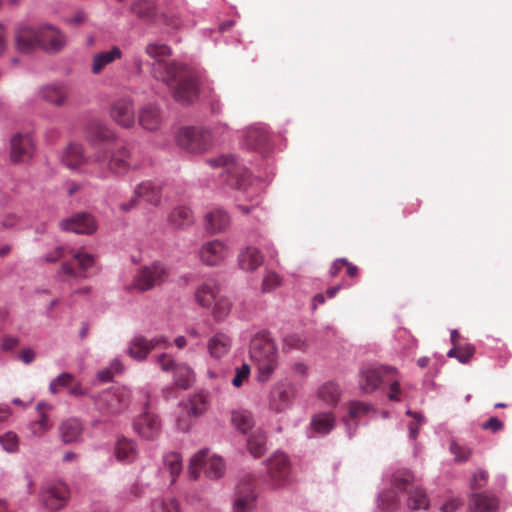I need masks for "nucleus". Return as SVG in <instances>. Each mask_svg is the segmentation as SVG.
<instances>
[{
	"label": "nucleus",
	"instance_id": "774afa93",
	"mask_svg": "<svg viewBox=\"0 0 512 512\" xmlns=\"http://www.w3.org/2000/svg\"><path fill=\"white\" fill-rule=\"evenodd\" d=\"M482 429L490 430L493 433H496L503 428V423L497 417H491L486 422L482 423Z\"/></svg>",
	"mask_w": 512,
	"mask_h": 512
},
{
	"label": "nucleus",
	"instance_id": "39448f33",
	"mask_svg": "<svg viewBox=\"0 0 512 512\" xmlns=\"http://www.w3.org/2000/svg\"><path fill=\"white\" fill-rule=\"evenodd\" d=\"M202 468H204L208 478L219 479L224 475L226 465L222 457L210 455L209 449L204 448L195 453L190 459L188 467L190 479L197 480Z\"/></svg>",
	"mask_w": 512,
	"mask_h": 512
},
{
	"label": "nucleus",
	"instance_id": "bf43d9fd",
	"mask_svg": "<svg viewBox=\"0 0 512 512\" xmlns=\"http://www.w3.org/2000/svg\"><path fill=\"white\" fill-rule=\"evenodd\" d=\"M488 480V472L483 469H479L476 471L471 480H470V488L473 490L480 489L484 487Z\"/></svg>",
	"mask_w": 512,
	"mask_h": 512
},
{
	"label": "nucleus",
	"instance_id": "5701e85b",
	"mask_svg": "<svg viewBox=\"0 0 512 512\" xmlns=\"http://www.w3.org/2000/svg\"><path fill=\"white\" fill-rule=\"evenodd\" d=\"M110 114L112 119L124 128H130L135 123L133 102L129 98H122L114 102Z\"/></svg>",
	"mask_w": 512,
	"mask_h": 512
},
{
	"label": "nucleus",
	"instance_id": "0e129e2a",
	"mask_svg": "<svg viewBox=\"0 0 512 512\" xmlns=\"http://www.w3.org/2000/svg\"><path fill=\"white\" fill-rule=\"evenodd\" d=\"M370 410V406L361 402H352L349 406V416L351 418H357L360 415L367 413Z\"/></svg>",
	"mask_w": 512,
	"mask_h": 512
},
{
	"label": "nucleus",
	"instance_id": "338daca9",
	"mask_svg": "<svg viewBox=\"0 0 512 512\" xmlns=\"http://www.w3.org/2000/svg\"><path fill=\"white\" fill-rule=\"evenodd\" d=\"M157 362L159 363L161 369L166 372L174 371V369L177 365L174 362V360L166 353L159 355Z\"/></svg>",
	"mask_w": 512,
	"mask_h": 512
},
{
	"label": "nucleus",
	"instance_id": "9d476101",
	"mask_svg": "<svg viewBox=\"0 0 512 512\" xmlns=\"http://www.w3.org/2000/svg\"><path fill=\"white\" fill-rule=\"evenodd\" d=\"M69 498V490L66 484L54 482L46 484L40 492V501L43 506L51 511L64 508Z\"/></svg>",
	"mask_w": 512,
	"mask_h": 512
},
{
	"label": "nucleus",
	"instance_id": "20e7f679",
	"mask_svg": "<svg viewBox=\"0 0 512 512\" xmlns=\"http://www.w3.org/2000/svg\"><path fill=\"white\" fill-rule=\"evenodd\" d=\"M90 175L100 179H106L113 173H121L135 165L131 162V154L122 146L110 153L107 149H98L91 162Z\"/></svg>",
	"mask_w": 512,
	"mask_h": 512
},
{
	"label": "nucleus",
	"instance_id": "a18cd8bd",
	"mask_svg": "<svg viewBox=\"0 0 512 512\" xmlns=\"http://www.w3.org/2000/svg\"><path fill=\"white\" fill-rule=\"evenodd\" d=\"M164 467L169 471L171 476V483H174L176 478L182 471V457L178 452L166 453L163 457Z\"/></svg>",
	"mask_w": 512,
	"mask_h": 512
},
{
	"label": "nucleus",
	"instance_id": "0eeeda50",
	"mask_svg": "<svg viewBox=\"0 0 512 512\" xmlns=\"http://www.w3.org/2000/svg\"><path fill=\"white\" fill-rule=\"evenodd\" d=\"M177 146L188 153H202L210 146V137L194 127H182L176 135Z\"/></svg>",
	"mask_w": 512,
	"mask_h": 512
},
{
	"label": "nucleus",
	"instance_id": "2f4dec72",
	"mask_svg": "<svg viewBox=\"0 0 512 512\" xmlns=\"http://www.w3.org/2000/svg\"><path fill=\"white\" fill-rule=\"evenodd\" d=\"M122 57V51L118 46L111 47L110 50L96 53L92 58L91 72L99 74L106 66Z\"/></svg>",
	"mask_w": 512,
	"mask_h": 512
},
{
	"label": "nucleus",
	"instance_id": "69168bd1",
	"mask_svg": "<svg viewBox=\"0 0 512 512\" xmlns=\"http://www.w3.org/2000/svg\"><path fill=\"white\" fill-rule=\"evenodd\" d=\"M63 255H64V248L62 246H57L51 252H49L47 255L40 257L38 259V262L39 263H42V262L53 263V262L58 261L60 258H62Z\"/></svg>",
	"mask_w": 512,
	"mask_h": 512
},
{
	"label": "nucleus",
	"instance_id": "c85d7f7f",
	"mask_svg": "<svg viewBox=\"0 0 512 512\" xmlns=\"http://www.w3.org/2000/svg\"><path fill=\"white\" fill-rule=\"evenodd\" d=\"M498 506V499L488 492L473 493L469 499L470 512H495Z\"/></svg>",
	"mask_w": 512,
	"mask_h": 512
},
{
	"label": "nucleus",
	"instance_id": "aec40b11",
	"mask_svg": "<svg viewBox=\"0 0 512 512\" xmlns=\"http://www.w3.org/2000/svg\"><path fill=\"white\" fill-rule=\"evenodd\" d=\"M233 340L224 332H216L206 343L207 353L214 361H220L228 356L232 349Z\"/></svg>",
	"mask_w": 512,
	"mask_h": 512
},
{
	"label": "nucleus",
	"instance_id": "49530a36",
	"mask_svg": "<svg viewBox=\"0 0 512 512\" xmlns=\"http://www.w3.org/2000/svg\"><path fill=\"white\" fill-rule=\"evenodd\" d=\"M210 309L216 320H224L231 312L232 302L227 296L220 295Z\"/></svg>",
	"mask_w": 512,
	"mask_h": 512
},
{
	"label": "nucleus",
	"instance_id": "4d7b16f0",
	"mask_svg": "<svg viewBox=\"0 0 512 512\" xmlns=\"http://www.w3.org/2000/svg\"><path fill=\"white\" fill-rule=\"evenodd\" d=\"M194 423L195 420L189 415H186L185 409L181 407L176 421L177 429L181 432H189Z\"/></svg>",
	"mask_w": 512,
	"mask_h": 512
},
{
	"label": "nucleus",
	"instance_id": "f8f14e48",
	"mask_svg": "<svg viewBox=\"0 0 512 512\" xmlns=\"http://www.w3.org/2000/svg\"><path fill=\"white\" fill-rule=\"evenodd\" d=\"M396 373V368L388 366L365 365L360 369L359 386L365 393H371L378 388L385 375Z\"/></svg>",
	"mask_w": 512,
	"mask_h": 512
},
{
	"label": "nucleus",
	"instance_id": "1a4fd4ad",
	"mask_svg": "<svg viewBox=\"0 0 512 512\" xmlns=\"http://www.w3.org/2000/svg\"><path fill=\"white\" fill-rule=\"evenodd\" d=\"M296 397V388L289 380L275 383L270 391L269 407L275 412H284L289 409Z\"/></svg>",
	"mask_w": 512,
	"mask_h": 512
},
{
	"label": "nucleus",
	"instance_id": "3c124183",
	"mask_svg": "<svg viewBox=\"0 0 512 512\" xmlns=\"http://www.w3.org/2000/svg\"><path fill=\"white\" fill-rule=\"evenodd\" d=\"M0 445L6 452H16L19 448V438L16 433L8 431L0 435Z\"/></svg>",
	"mask_w": 512,
	"mask_h": 512
},
{
	"label": "nucleus",
	"instance_id": "8fccbe9b",
	"mask_svg": "<svg viewBox=\"0 0 512 512\" xmlns=\"http://www.w3.org/2000/svg\"><path fill=\"white\" fill-rule=\"evenodd\" d=\"M307 348L306 340L297 334H290L283 338L282 349L284 352L305 351Z\"/></svg>",
	"mask_w": 512,
	"mask_h": 512
},
{
	"label": "nucleus",
	"instance_id": "7ed1b4c3",
	"mask_svg": "<svg viewBox=\"0 0 512 512\" xmlns=\"http://www.w3.org/2000/svg\"><path fill=\"white\" fill-rule=\"evenodd\" d=\"M250 355L258 363L257 380L266 383L272 377L278 365V350L269 333L255 335L250 344Z\"/></svg>",
	"mask_w": 512,
	"mask_h": 512
},
{
	"label": "nucleus",
	"instance_id": "37998d69",
	"mask_svg": "<svg viewBox=\"0 0 512 512\" xmlns=\"http://www.w3.org/2000/svg\"><path fill=\"white\" fill-rule=\"evenodd\" d=\"M87 140L95 145L98 142L108 141L113 138V133L101 123H92L86 131Z\"/></svg>",
	"mask_w": 512,
	"mask_h": 512
},
{
	"label": "nucleus",
	"instance_id": "9b49d317",
	"mask_svg": "<svg viewBox=\"0 0 512 512\" xmlns=\"http://www.w3.org/2000/svg\"><path fill=\"white\" fill-rule=\"evenodd\" d=\"M134 431L144 440H155L161 433V420L155 413L145 407L133 422Z\"/></svg>",
	"mask_w": 512,
	"mask_h": 512
},
{
	"label": "nucleus",
	"instance_id": "79ce46f5",
	"mask_svg": "<svg viewBox=\"0 0 512 512\" xmlns=\"http://www.w3.org/2000/svg\"><path fill=\"white\" fill-rule=\"evenodd\" d=\"M391 485L396 491H409L413 485V474L405 468L397 469L392 475Z\"/></svg>",
	"mask_w": 512,
	"mask_h": 512
},
{
	"label": "nucleus",
	"instance_id": "6e6d98bb",
	"mask_svg": "<svg viewBox=\"0 0 512 512\" xmlns=\"http://www.w3.org/2000/svg\"><path fill=\"white\" fill-rule=\"evenodd\" d=\"M250 366L246 363H243L241 366L237 367L235 370V376L232 379V385L234 387H241L244 382H246L250 375Z\"/></svg>",
	"mask_w": 512,
	"mask_h": 512
},
{
	"label": "nucleus",
	"instance_id": "f704fd0d",
	"mask_svg": "<svg viewBox=\"0 0 512 512\" xmlns=\"http://www.w3.org/2000/svg\"><path fill=\"white\" fill-rule=\"evenodd\" d=\"M168 222L174 229H185L193 224V213L188 207L178 206L169 214Z\"/></svg>",
	"mask_w": 512,
	"mask_h": 512
},
{
	"label": "nucleus",
	"instance_id": "de8ad7c7",
	"mask_svg": "<svg viewBox=\"0 0 512 512\" xmlns=\"http://www.w3.org/2000/svg\"><path fill=\"white\" fill-rule=\"evenodd\" d=\"M151 512H180V506L173 497L156 498L151 503Z\"/></svg>",
	"mask_w": 512,
	"mask_h": 512
},
{
	"label": "nucleus",
	"instance_id": "4c0bfd02",
	"mask_svg": "<svg viewBox=\"0 0 512 512\" xmlns=\"http://www.w3.org/2000/svg\"><path fill=\"white\" fill-rule=\"evenodd\" d=\"M231 424L238 431L246 434L254 424L251 412L242 408L232 410Z\"/></svg>",
	"mask_w": 512,
	"mask_h": 512
},
{
	"label": "nucleus",
	"instance_id": "7c9ffc66",
	"mask_svg": "<svg viewBox=\"0 0 512 512\" xmlns=\"http://www.w3.org/2000/svg\"><path fill=\"white\" fill-rule=\"evenodd\" d=\"M263 263V255L259 249L247 246L238 254L239 267L244 271H254Z\"/></svg>",
	"mask_w": 512,
	"mask_h": 512
},
{
	"label": "nucleus",
	"instance_id": "bb28decb",
	"mask_svg": "<svg viewBox=\"0 0 512 512\" xmlns=\"http://www.w3.org/2000/svg\"><path fill=\"white\" fill-rule=\"evenodd\" d=\"M36 409L39 413V419L30 422L28 429L31 436L42 437L53 427V423L47 413L52 409V406L45 402H40L37 404Z\"/></svg>",
	"mask_w": 512,
	"mask_h": 512
},
{
	"label": "nucleus",
	"instance_id": "4be33fe9",
	"mask_svg": "<svg viewBox=\"0 0 512 512\" xmlns=\"http://www.w3.org/2000/svg\"><path fill=\"white\" fill-rule=\"evenodd\" d=\"M60 228L76 234H91L96 230V223L90 214L77 213L70 218L62 220Z\"/></svg>",
	"mask_w": 512,
	"mask_h": 512
},
{
	"label": "nucleus",
	"instance_id": "6e6552de",
	"mask_svg": "<svg viewBox=\"0 0 512 512\" xmlns=\"http://www.w3.org/2000/svg\"><path fill=\"white\" fill-rule=\"evenodd\" d=\"M169 277V270L160 262L144 266L134 277L133 285L140 291H147L164 283Z\"/></svg>",
	"mask_w": 512,
	"mask_h": 512
},
{
	"label": "nucleus",
	"instance_id": "603ef678",
	"mask_svg": "<svg viewBox=\"0 0 512 512\" xmlns=\"http://www.w3.org/2000/svg\"><path fill=\"white\" fill-rule=\"evenodd\" d=\"M22 227V217L14 212L0 215V229H14Z\"/></svg>",
	"mask_w": 512,
	"mask_h": 512
},
{
	"label": "nucleus",
	"instance_id": "6ab92c4d",
	"mask_svg": "<svg viewBox=\"0 0 512 512\" xmlns=\"http://www.w3.org/2000/svg\"><path fill=\"white\" fill-rule=\"evenodd\" d=\"M40 36V25L32 27L26 24H19L15 30L16 49L28 53L38 47Z\"/></svg>",
	"mask_w": 512,
	"mask_h": 512
},
{
	"label": "nucleus",
	"instance_id": "13d9d810",
	"mask_svg": "<svg viewBox=\"0 0 512 512\" xmlns=\"http://www.w3.org/2000/svg\"><path fill=\"white\" fill-rule=\"evenodd\" d=\"M72 381V374L63 372L50 382L49 390L51 393L55 394L58 392V386L66 387L70 385Z\"/></svg>",
	"mask_w": 512,
	"mask_h": 512
},
{
	"label": "nucleus",
	"instance_id": "c03bdc74",
	"mask_svg": "<svg viewBox=\"0 0 512 512\" xmlns=\"http://www.w3.org/2000/svg\"><path fill=\"white\" fill-rule=\"evenodd\" d=\"M247 446L254 457H260L266 451V435L258 429L254 431L247 439Z\"/></svg>",
	"mask_w": 512,
	"mask_h": 512
},
{
	"label": "nucleus",
	"instance_id": "473e14b6",
	"mask_svg": "<svg viewBox=\"0 0 512 512\" xmlns=\"http://www.w3.org/2000/svg\"><path fill=\"white\" fill-rule=\"evenodd\" d=\"M152 350V344L149 339L142 335H136L131 339L127 353L131 358L137 361H143Z\"/></svg>",
	"mask_w": 512,
	"mask_h": 512
},
{
	"label": "nucleus",
	"instance_id": "c756f323",
	"mask_svg": "<svg viewBox=\"0 0 512 512\" xmlns=\"http://www.w3.org/2000/svg\"><path fill=\"white\" fill-rule=\"evenodd\" d=\"M84 426L77 418H68L59 426L61 440L66 443L78 442L82 439Z\"/></svg>",
	"mask_w": 512,
	"mask_h": 512
},
{
	"label": "nucleus",
	"instance_id": "f3484780",
	"mask_svg": "<svg viewBox=\"0 0 512 512\" xmlns=\"http://www.w3.org/2000/svg\"><path fill=\"white\" fill-rule=\"evenodd\" d=\"M92 157H88L84 153L83 146L79 143H70L61 154L62 163L71 170H80L84 164L88 165L85 170L86 173L90 174L92 168L91 162Z\"/></svg>",
	"mask_w": 512,
	"mask_h": 512
},
{
	"label": "nucleus",
	"instance_id": "2eb2a0df",
	"mask_svg": "<svg viewBox=\"0 0 512 512\" xmlns=\"http://www.w3.org/2000/svg\"><path fill=\"white\" fill-rule=\"evenodd\" d=\"M143 199L145 202L151 205H158L161 200V189L158 185L145 181L138 184L134 190V197L127 203H122L120 208L124 212H129L133 209L138 199Z\"/></svg>",
	"mask_w": 512,
	"mask_h": 512
},
{
	"label": "nucleus",
	"instance_id": "72a5a7b5",
	"mask_svg": "<svg viewBox=\"0 0 512 512\" xmlns=\"http://www.w3.org/2000/svg\"><path fill=\"white\" fill-rule=\"evenodd\" d=\"M131 10L138 17L152 22H157L162 16L157 13L155 0H136Z\"/></svg>",
	"mask_w": 512,
	"mask_h": 512
},
{
	"label": "nucleus",
	"instance_id": "423d86ee",
	"mask_svg": "<svg viewBox=\"0 0 512 512\" xmlns=\"http://www.w3.org/2000/svg\"><path fill=\"white\" fill-rule=\"evenodd\" d=\"M96 408L103 414L116 415L127 409L130 390L125 387H112L93 397Z\"/></svg>",
	"mask_w": 512,
	"mask_h": 512
},
{
	"label": "nucleus",
	"instance_id": "dca6fc26",
	"mask_svg": "<svg viewBox=\"0 0 512 512\" xmlns=\"http://www.w3.org/2000/svg\"><path fill=\"white\" fill-rule=\"evenodd\" d=\"M66 45L65 35L55 26L50 24L40 25L39 45L48 53H57Z\"/></svg>",
	"mask_w": 512,
	"mask_h": 512
},
{
	"label": "nucleus",
	"instance_id": "680f3d73",
	"mask_svg": "<svg viewBox=\"0 0 512 512\" xmlns=\"http://www.w3.org/2000/svg\"><path fill=\"white\" fill-rule=\"evenodd\" d=\"M73 257L78 261L80 269L83 271L88 270L94 265V256L85 252H77Z\"/></svg>",
	"mask_w": 512,
	"mask_h": 512
},
{
	"label": "nucleus",
	"instance_id": "e433bc0d",
	"mask_svg": "<svg viewBox=\"0 0 512 512\" xmlns=\"http://www.w3.org/2000/svg\"><path fill=\"white\" fill-rule=\"evenodd\" d=\"M116 458L124 463L132 462L136 459L137 448L136 444L129 439H119L115 446Z\"/></svg>",
	"mask_w": 512,
	"mask_h": 512
},
{
	"label": "nucleus",
	"instance_id": "09e8293b",
	"mask_svg": "<svg viewBox=\"0 0 512 512\" xmlns=\"http://www.w3.org/2000/svg\"><path fill=\"white\" fill-rule=\"evenodd\" d=\"M407 505L411 510H425L429 507V500L426 494L421 489H410Z\"/></svg>",
	"mask_w": 512,
	"mask_h": 512
},
{
	"label": "nucleus",
	"instance_id": "c9c22d12",
	"mask_svg": "<svg viewBox=\"0 0 512 512\" xmlns=\"http://www.w3.org/2000/svg\"><path fill=\"white\" fill-rule=\"evenodd\" d=\"M341 396V389L334 381L323 383L317 390V397L327 405H336Z\"/></svg>",
	"mask_w": 512,
	"mask_h": 512
},
{
	"label": "nucleus",
	"instance_id": "393cba45",
	"mask_svg": "<svg viewBox=\"0 0 512 512\" xmlns=\"http://www.w3.org/2000/svg\"><path fill=\"white\" fill-rule=\"evenodd\" d=\"M220 295V285L215 279H207L195 291L197 303L209 309Z\"/></svg>",
	"mask_w": 512,
	"mask_h": 512
},
{
	"label": "nucleus",
	"instance_id": "e2e57ef3",
	"mask_svg": "<svg viewBox=\"0 0 512 512\" xmlns=\"http://www.w3.org/2000/svg\"><path fill=\"white\" fill-rule=\"evenodd\" d=\"M254 506V500L248 496L237 499L234 503V512H251Z\"/></svg>",
	"mask_w": 512,
	"mask_h": 512
},
{
	"label": "nucleus",
	"instance_id": "5fc2aeb1",
	"mask_svg": "<svg viewBox=\"0 0 512 512\" xmlns=\"http://www.w3.org/2000/svg\"><path fill=\"white\" fill-rule=\"evenodd\" d=\"M450 452L454 455L455 461L464 462L472 455V449L466 446H461L456 442H451Z\"/></svg>",
	"mask_w": 512,
	"mask_h": 512
},
{
	"label": "nucleus",
	"instance_id": "052dcab7",
	"mask_svg": "<svg viewBox=\"0 0 512 512\" xmlns=\"http://www.w3.org/2000/svg\"><path fill=\"white\" fill-rule=\"evenodd\" d=\"M280 284V277L274 272H268L263 278L262 291L270 292Z\"/></svg>",
	"mask_w": 512,
	"mask_h": 512
},
{
	"label": "nucleus",
	"instance_id": "ddd939ff",
	"mask_svg": "<svg viewBox=\"0 0 512 512\" xmlns=\"http://www.w3.org/2000/svg\"><path fill=\"white\" fill-rule=\"evenodd\" d=\"M230 254L229 246L218 239L205 242L199 249V259L207 266L220 265Z\"/></svg>",
	"mask_w": 512,
	"mask_h": 512
},
{
	"label": "nucleus",
	"instance_id": "f03ea898",
	"mask_svg": "<svg viewBox=\"0 0 512 512\" xmlns=\"http://www.w3.org/2000/svg\"><path fill=\"white\" fill-rule=\"evenodd\" d=\"M213 168H223L231 185H235L238 192L237 199H246L253 202L251 205L238 204L237 209L248 214L257 204V198L264 191L266 184L259 178H254L241 167L232 156L221 155L207 160Z\"/></svg>",
	"mask_w": 512,
	"mask_h": 512
},
{
	"label": "nucleus",
	"instance_id": "a878e982",
	"mask_svg": "<svg viewBox=\"0 0 512 512\" xmlns=\"http://www.w3.org/2000/svg\"><path fill=\"white\" fill-rule=\"evenodd\" d=\"M138 121L141 127L147 131H155L161 127L163 114L154 104L144 105L138 112Z\"/></svg>",
	"mask_w": 512,
	"mask_h": 512
},
{
	"label": "nucleus",
	"instance_id": "a211bd4d",
	"mask_svg": "<svg viewBox=\"0 0 512 512\" xmlns=\"http://www.w3.org/2000/svg\"><path fill=\"white\" fill-rule=\"evenodd\" d=\"M268 475L274 485L286 482L290 475V463L288 457L282 452L274 453L266 462Z\"/></svg>",
	"mask_w": 512,
	"mask_h": 512
},
{
	"label": "nucleus",
	"instance_id": "412c9836",
	"mask_svg": "<svg viewBox=\"0 0 512 512\" xmlns=\"http://www.w3.org/2000/svg\"><path fill=\"white\" fill-rule=\"evenodd\" d=\"M10 146V158L14 163L26 161L34 151V142L29 134H15L11 139Z\"/></svg>",
	"mask_w": 512,
	"mask_h": 512
},
{
	"label": "nucleus",
	"instance_id": "b1692460",
	"mask_svg": "<svg viewBox=\"0 0 512 512\" xmlns=\"http://www.w3.org/2000/svg\"><path fill=\"white\" fill-rule=\"evenodd\" d=\"M269 141V132L264 125L249 127L241 140V146L248 150H259Z\"/></svg>",
	"mask_w": 512,
	"mask_h": 512
},
{
	"label": "nucleus",
	"instance_id": "864d4df0",
	"mask_svg": "<svg viewBox=\"0 0 512 512\" xmlns=\"http://www.w3.org/2000/svg\"><path fill=\"white\" fill-rule=\"evenodd\" d=\"M377 502L378 508H380L382 511L393 510L399 504V500L392 492L380 493L378 495Z\"/></svg>",
	"mask_w": 512,
	"mask_h": 512
},
{
	"label": "nucleus",
	"instance_id": "f257e3e1",
	"mask_svg": "<svg viewBox=\"0 0 512 512\" xmlns=\"http://www.w3.org/2000/svg\"><path fill=\"white\" fill-rule=\"evenodd\" d=\"M145 52L155 61L152 68L153 77L167 85L177 102L189 104L195 101L198 96L197 79L187 66L177 62H165L171 55L169 46L149 43Z\"/></svg>",
	"mask_w": 512,
	"mask_h": 512
},
{
	"label": "nucleus",
	"instance_id": "cd10ccee",
	"mask_svg": "<svg viewBox=\"0 0 512 512\" xmlns=\"http://www.w3.org/2000/svg\"><path fill=\"white\" fill-rule=\"evenodd\" d=\"M205 229L209 234H217L225 231L230 226V216L221 209L215 208L204 217Z\"/></svg>",
	"mask_w": 512,
	"mask_h": 512
},
{
	"label": "nucleus",
	"instance_id": "58836bf2",
	"mask_svg": "<svg viewBox=\"0 0 512 512\" xmlns=\"http://www.w3.org/2000/svg\"><path fill=\"white\" fill-rule=\"evenodd\" d=\"M310 427L316 433L327 434L335 427V417L329 412L318 413L312 417Z\"/></svg>",
	"mask_w": 512,
	"mask_h": 512
},
{
	"label": "nucleus",
	"instance_id": "a19ab883",
	"mask_svg": "<svg viewBox=\"0 0 512 512\" xmlns=\"http://www.w3.org/2000/svg\"><path fill=\"white\" fill-rule=\"evenodd\" d=\"M174 382L181 389H188L195 380L194 372L190 366L184 363L177 364L174 369Z\"/></svg>",
	"mask_w": 512,
	"mask_h": 512
},
{
	"label": "nucleus",
	"instance_id": "ea45409f",
	"mask_svg": "<svg viewBox=\"0 0 512 512\" xmlns=\"http://www.w3.org/2000/svg\"><path fill=\"white\" fill-rule=\"evenodd\" d=\"M182 408L185 409L186 415L196 420L208 409L207 397L203 394L195 395L190 401L183 404Z\"/></svg>",
	"mask_w": 512,
	"mask_h": 512
},
{
	"label": "nucleus",
	"instance_id": "4468645a",
	"mask_svg": "<svg viewBox=\"0 0 512 512\" xmlns=\"http://www.w3.org/2000/svg\"><path fill=\"white\" fill-rule=\"evenodd\" d=\"M70 91L64 82H53L40 86L37 89V97L56 107L65 106L68 103Z\"/></svg>",
	"mask_w": 512,
	"mask_h": 512
}]
</instances>
